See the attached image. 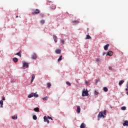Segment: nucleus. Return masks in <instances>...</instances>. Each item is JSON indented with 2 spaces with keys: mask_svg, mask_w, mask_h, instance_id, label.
Instances as JSON below:
<instances>
[{
  "mask_svg": "<svg viewBox=\"0 0 128 128\" xmlns=\"http://www.w3.org/2000/svg\"><path fill=\"white\" fill-rule=\"evenodd\" d=\"M88 96V90H86V89H84L82 92V96Z\"/></svg>",
  "mask_w": 128,
  "mask_h": 128,
  "instance_id": "f257e3e1",
  "label": "nucleus"
},
{
  "mask_svg": "<svg viewBox=\"0 0 128 128\" xmlns=\"http://www.w3.org/2000/svg\"><path fill=\"white\" fill-rule=\"evenodd\" d=\"M98 120H100V118H104V112H100L99 114H98Z\"/></svg>",
  "mask_w": 128,
  "mask_h": 128,
  "instance_id": "f03ea898",
  "label": "nucleus"
},
{
  "mask_svg": "<svg viewBox=\"0 0 128 128\" xmlns=\"http://www.w3.org/2000/svg\"><path fill=\"white\" fill-rule=\"evenodd\" d=\"M40 12V11L38 9H36L33 12H32V16H34V14H38Z\"/></svg>",
  "mask_w": 128,
  "mask_h": 128,
  "instance_id": "7ed1b4c3",
  "label": "nucleus"
},
{
  "mask_svg": "<svg viewBox=\"0 0 128 128\" xmlns=\"http://www.w3.org/2000/svg\"><path fill=\"white\" fill-rule=\"evenodd\" d=\"M44 122H47V124H50V120H48V118L46 116L44 117Z\"/></svg>",
  "mask_w": 128,
  "mask_h": 128,
  "instance_id": "20e7f679",
  "label": "nucleus"
},
{
  "mask_svg": "<svg viewBox=\"0 0 128 128\" xmlns=\"http://www.w3.org/2000/svg\"><path fill=\"white\" fill-rule=\"evenodd\" d=\"M36 58H38L36 54V53H33L32 56V60H36Z\"/></svg>",
  "mask_w": 128,
  "mask_h": 128,
  "instance_id": "39448f33",
  "label": "nucleus"
},
{
  "mask_svg": "<svg viewBox=\"0 0 128 128\" xmlns=\"http://www.w3.org/2000/svg\"><path fill=\"white\" fill-rule=\"evenodd\" d=\"M53 38L54 42H58V37L56 35H53Z\"/></svg>",
  "mask_w": 128,
  "mask_h": 128,
  "instance_id": "423d86ee",
  "label": "nucleus"
},
{
  "mask_svg": "<svg viewBox=\"0 0 128 128\" xmlns=\"http://www.w3.org/2000/svg\"><path fill=\"white\" fill-rule=\"evenodd\" d=\"M76 112H78V114L80 112V106H76Z\"/></svg>",
  "mask_w": 128,
  "mask_h": 128,
  "instance_id": "0eeeda50",
  "label": "nucleus"
},
{
  "mask_svg": "<svg viewBox=\"0 0 128 128\" xmlns=\"http://www.w3.org/2000/svg\"><path fill=\"white\" fill-rule=\"evenodd\" d=\"M108 46H110V44H106V46H104V50H108Z\"/></svg>",
  "mask_w": 128,
  "mask_h": 128,
  "instance_id": "6e6552de",
  "label": "nucleus"
},
{
  "mask_svg": "<svg viewBox=\"0 0 128 128\" xmlns=\"http://www.w3.org/2000/svg\"><path fill=\"white\" fill-rule=\"evenodd\" d=\"M114 54V53L112 52V51H109L108 52L106 56H112Z\"/></svg>",
  "mask_w": 128,
  "mask_h": 128,
  "instance_id": "1a4fd4ad",
  "label": "nucleus"
},
{
  "mask_svg": "<svg viewBox=\"0 0 128 128\" xmlns=\"http://www.w3.org/2000/svg\"><path fill=\"white\" fill-rule=\"evenodd\" d=\"M124 126H128V121L127 120H125L123 123Z\"/></svg>",
  "mask_w": 128,
  "mask_h": 128,
  "instance_id": "9d476101",
  "label": "nucleus"
},
{
  "mask_svg": "<svg viewBox=\"0 0 128 128\" xmlns=\"http://www.w3.org/2000/svg\"><path fill=\"white\" fill-rule=\"evenodd\" d=\"M55 52H56V54H60L62 53V50H60V49L56 50Z\"/></svg>",
  "mask_w": 128,
  "mask_h": 128,
  "instance_id": "9b49d317",
  "label": "nucleus"
},
{
  "mask_svg": "<svg viewBox=\"0 0 128 128\" xmlns=\"http://www.w3.org/2000/svg\"><path fill=\"white\" fill-rule=\"evenodd\" d=\"M23 68H28V64L26 62H24Z\"/></svg>",
  "mask_w": 128,
  "mask_h": 128,
  "instance_id": "f8f14e48",
  "label": "nucleus"
},
{
  "mask_svg": "<svg viewBox=\"0 0 128 128\" xmlns=\"http://www.w3.org/2000/svg\"><path fill=\"white\" fill-rule=\"evenodd\" d=\"M16 56H20V58H22V50H20L19 52L16 53L15 54Z\"/></svg>",
  "mask_w": 128,
  "mask_h": 128,
  "instance_id": "ddd939ff",
  "label": "nucleus"
},
{
  "mask_svg": "<svg viewBox=\"0 0 128 128\" xmlns=\"http://www.w3.org/2000/svg\"><path fill=\"white\" fill-rule=\"evenodd\" d=\"M72 24H80V22L78 20L72 21Z\"/></svg>",
  "mask_w": 128,
  "mask_h": 128,
  "instance_id": "4468645a",
  "label": "nucleus"
},
{
  "mask_svg": "<svg viewBox=\"0 0 128 128\" xmlns=\"http://www.w3.org/2000/svg\"><path fill=\"white\" fill-rule=\"evenodd\" d=\"M86 124L83 122L80 126V128H86Z\"/></svg>",
  "mask_w": 128,
  "mask_h": 128,
  "instance_id": "2eb2a0df",
  "label": "nucleus"
},
{
  "mask_svg": "<svg viewBox=\"0 0 128 128\" xmlns=\"http://www.w3.org/2000/svg\"><path fill=\"white\" fill-rule=\"evenodd\" d=\"M124 80H121L119 82V86H122V84H124Z\"/></svg>",
  "mask_w": 128,
  "mask_h": 128,
  "instance_id": "dca6fc26",
  "label": "nucleus"
},
{
  "mask_svg": "<svg viewBox=\"0 0 128 128\" xmlns=\"http://www.w3.org/2000/svg\"><path fill=\"white\" fill-rule=\"evenodd\" d=\"M36 78V76H34V74H32V80H31V83L32 82H34V78Z\"/></svg>",
  "mask_w": 128,
  "mask_h": 128,
  "instance_id": "f3484780",
  "label": "nucleus"
},
{
  "mask_svg": "<svg viewBox=\"0 0 128 128\" xmlns=\"http://www.w3.org/2000/svg\"><path fill=\"white\" fill-rule=\"evenodd\" d=\"M92 38V37H90V36L88 34L86 36V40H90Z\"/></svg>",
  "mask_w": 128,
  "mask_h": 128,
  "instance_id": "a211bd4d",
  "label": "nucleus"
},
{
  "mask_svg": "<svg viewBox=\"0 0 128 128\" xmlns=\"http://www.w3.org/2000/svg\"><path fill=\"white\" fill-rule=\"evenodd\" d=\"M13 60L14 62H16L18 60V59L16 58H13Z\"/></svg>",
  "mask_w": 128,
  "mask_h": 128,
  "instance_id": "6ab92c4d",
  "label": "nucleus"
},
{
  "mask_svg": "<svg viewBox=\"0 0 128 128\" xmlns=\"http://www.w3.org/2000/svg\"><path fill=\"white\" fill-rule=\"evenodd\" d=\"M103 90H104V92H106L108 90V89L106 87H104L103 88Z\"/></svg>",
  "mask_w": 128,
  "mask_h": 128,
  "instance_id": "aec40b11",
  "label": "nucleus"
},
{
  "mask_svg": "<svg viewBox=\"0 0 128 128\" xmlns=\"http://www.w3.org/2000/svg\"><path fill=\"white\" fill-rule=\"evenodd\" d=\"M0 104L1 106L0 108H2V106H4V101L2 100H0Z\"/></svg>",
  "mask_w": 128,
  "mask_h": 128,
  "instance_id": "412c9836",
  "label": "nucleus"
},
{
  "mask_svg": "<svg viewBox=\"0 0 128 128\" xmlns=\"http://www.w3.org/2000/svg\"><path fill=\"white\" fill-rule=\"evenodd\" d=\"M32 118L34 120H38V117H36V116L34 115L33 116H32Z\"/></svg>",
  "mask_w": 128,
  "mask_h": 128,
  "instance_id": "4be33fe9",
  "label": "nucleus"
},
{
  "mask_svg": "<svg viewBox=\"0 0 128 128\" xmlns=\"http://www.w3.org/2000/svg\"><path fill=\"white\" fill-rule=\"evenodd\" d=\"M34 112H40V108H34Z\"/></svg>",
  "mask_w": 128,
  "mask_h": 128,
  "instance_id": "5701e85b",
  "label": "nucleus"
},
{
  "mask_svg": "<svg viewBox=\"0 0 128 128\" xmlns=\"http://www.w3.org/2000/svg\"><path fill=\"white\" fill-rule=\"evenodd\" d=\"M33 96L35 98H38V94H36V93H33Z\"/></svg>",
  "mask_w": 128,
  "mask_h": 128,
  "instance_id": "b1692460",
  "label": "nucleus"
},
{
  "mask_svg": "<svg viewBox=\"0 0 128 128\" xmlns=\"http://www.w3.org/2000/svg\"><path fill=\"white\" fill-rule=\"evenodd\" d=\"M40 22L42 24H44V22H46V21L44 20H42L40 21Z\"/></svg>",
  "mask_w": 128,
  "mask_h": 128,
  "instance_id": "393cba45",
  "label": "nucleus"
},
{
  "mask_svg": "<svg viewBox=\"0 0 128 128\" xmlns=\"http://www.w3.org/2000/svg\"><path fill=\"white\" fill-rule=\"evenodd\" d=\"M32 96H34V93H32L28 95V98H32Z\"/></svg>",
  "mask_w": 128,
  "mask_h": 128,
  "instance_id": "a878e982",
  "label": "nucleus"
},
{
  "mask_svg": "<svg viewBox=\"0 0 128 128\" xmlns=\"http://www.w3.org/2000/svg\"><path fill=\"white\" fill-rule=\"evenodd\" d=\"M12 120H17L18 119V116H12Z\"/></svg>",
  "mask_w": 128,
  "mask_h": 128,
  "instance_id": "bb28decb",
  "label": "nucleus"
},
{
  "mask_svg": "<svg viewBox=\"0 0 128 128\" xmlns=\"http://www.w3.org/2000/svg\"><path fill=\"white\" fill-rule=\"evenodd\" d=\"M48 96H45L44 98H42L43 100H48Z\"/></svg>",
  "mask_w": 128,
  "mask_h": 128,
  "instance_id": "cd10ccee",
  "label": "nucleus"
},
{
  "mask_svg": "<svg viewBox=\"0 0 128 128\" xmlns=\"http://www.w3.org/2000/svg\"><path fill=\"white\" fill-rule=\"evenodd\" d=\"M62 56H60L58 60V62H60V60H62Z\"/></svg>",
  "mask_w": 128,
  "mask_h": 128,
  "instance_id": "c85d7f7f",
  "label": "nucleus"
},
{
  "mask_svg": "<svg viewBox=\"0 0 128 128\" xmlns=\"http://www.w3.org/2000/svg\"><path fill=\"white\" fill-rule=\"evenodd\" d=\"M51 8H52V10H56V5H54V6L51 7Z\"/></svg>",
  "mask_w": 128,
  "mask_h": 128,
  "instance_id": "c756f323",
  "label": "nucleus"
},
{
  "mask_svg": "<svg viewBox=\"0 0 128 128\" xmlns=\"http://www.w3.org/2000/svg\"><path fill=\"white\" fill-rule=\"evenodd\" d=\"M126 106H122L121 108V110H126Z\"/></svg>",
  "mask_w": 128,
  "mask_h": 128,
  "instance_id": "7c9ffc66",
  "label": "nucleus"
},
{
  "mask_svg": "<svg viewBox=\"0 0 128 128\" xmlns=\"http://www.w3.org/2000/svg\"><path fill=\"white\" fill-rule=\"evenodd\" d=\"M66 84L68 86H72V84H70V82H66Z\"/></svg>",
  "mask_w": 128,
  "mask_h": 128,
  "instance_id": "2f4dec72",
  "label": "nucleus"
},
{
  "mask_svg": "<svg viewBox=\"0 0 128 128\" xmlns=\"http://www.w3.org/2000/svg\"><path fill=\"white\" fill-rule=\"evenodd\" d=\"M47 86L48 88H50V86H52V84H50V83H48Z\"/></svg>",
  "mask_w": 128,
  "mask_h": 128,
  "instance_id": "473e14b6",
  "label": "nucleus"
},
{
  "mask_svg": "<svg viewBox=\"0 0 128 128\" xmlns=\"http://www.w3.org/2000/svg\"><path fill=\"white\" fill-rule=\"evenodd\" d=\"M60 42H62V44H64V40H60Z\"/></svg>",
  "mask_w": 128,
  "mask_h": 128,
  "instance_id": "72a5a7b5",
  "label": "nucleus"
},
{
  "mask_svg": "<svg viewBox=\"0 0 128 128\" xmlns=\"http://www.w3.org/2000/svg\"><path fill=\"white\" fill-rule=\"evenodd\" d=\"M96 60L97 62H100V58H97L96 59Z\"/></svg>",
  "mask_w": 128,
  "mask_h": 128,
  "instance_id": "f704fd0d",
  "label": "nucleus"
},
{
  "mask_svg": "<svg viewBox=\"0 0 128 128\" xmlns=\"http://www.w3.org/2000/svg\"><path fill=\"white\" fill-rule=\"evenodd\" d=\"M48 120H52V117L50 116H48Z\"/></svg>",
  "mask_w": 128,
  "mask_h": 128,
  "instance_id": "c9c22d12",
  "label": "nucleus"
},
{
  "mask_svg": "<svg viewBox=\"0 0 128 128\" xmlns=\"http://www.w3.org/2000/svg\"><path fill=\"white\" fill-rule=\"evenodd\" d=\"M40 16H41V18H44V14H40Z\"/></svg>",
  "mask_w": 128,
  "mask_h": 128,
  "instance_id": "e433bc0d",
  "label": "nucleus"
},
{
  "mask_svg": "<svg viewBox=\"0 0 128 128\" xmlns=\"http://www.w3.org/2000/svg\"><path fill=\"white\" fill-rule=\"evenodd\" d=\"M94 94H98V91H96V90H95L94 91Z\"/></svg>",
  "mask_w": 128,
  "mask_h": 128,
  "instance_id": "4c0bfd02",
  "label": "nucleus"
},
{
  "mask_svg": "<svg viewBox=\"0 0 128 128\" xmlns=\"http://www.w3.org/2000/svg\"><path fill=\"white\" fill-rule=\"evenodd\" d=\"M47 4H52V2H47Z\"/></svg>",
  "mask_w": 128,
  "mask_h": 128,
  "instance_id": "58836bf2",
  "label": "nucleus"
},
{
  "mask_svg": "<svg viewBox=\"0 0 128 128\" xmlns=\"http://www.w3.org/2000/svg\"><path fill=\"white\" fill-rule=\"evenodd\" d=\"M109 70H112V67H110Z\"/></svg>",
  "mask_w": 128,
  "mask_h": 128,
  "instance_id": "ea45409f",
  "label": "nucleus"
},
{
  "mask_svg": "<svg viewBox=\"0 0 128 128\" xmlns=\"http://www.w3.org/2000/svg\"><path fill=\"white\" fill-rule=\"evenodd\" d=\"M2 100H6V98L4 97H2Z\"/></svg>",
  "mask_w": 128,
  "mask_h": 128,
  "instance_id": "a19ab883",
  "label": "nucleus"
},
{
  "mask_svg": "<svg viewBox=\"0 0 128 128\" xmlns=\"http://www.w3.org/2000/svg\"><path fill=\"white\" fill-rule=\"evenodd\" d=\"M106 110H104V112H103V114H106Z\"/></svg>",
  "mask_w": 128,
  "mask_h": 128,
  "instance_id": "79ce46f5",
  "label": "nucleus"
},
{
  "mask_svg": "<svg viewBox=\"0 0 128 128\" xmlns=\"http://www.w3.org/2000/svg\"><path fill=\"white\" fill-rule=\"evenodd\" d=\"M105 54H106V52H104L103 53V56H104Z\"/></svg>",
  "mask_w": 128,
  "mask_h": 128,
  "instance_id": "37998d69",
  "label": "nucleus"
},
{
  "mask_svg": "<svg viewBox=\"0 0 128 128\" xmlns=\"http://www.w3.org/2000/svg\"><path fill=\"white\" fill-rule=\"evenodd\" d=\"M16 18H18V16H16Z\"/></svg>",
  "mask_w": 128,
  "mask_h": 128,
  "instance_id": "c03bdc74",
  "label": "nucleus"
}]
</instances>
